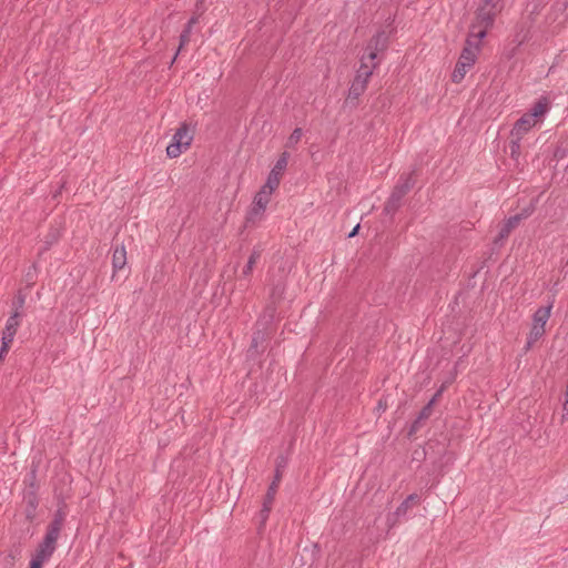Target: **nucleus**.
<instances>
[{"label":"nucleus","mask_w":568,"mask_h":568,"mask_svg":"<svg viewBox=\"0 0 568 568\" xmlns=\"http://www.w3.org/2000/svg\"><path fill=\"white\" fill-rule=\"evenodd\" d=\"M501 9L503 4L498 0H479L468 37L481 41L494 26L495 18Z\"/></svg>","instance_id":"1"},{"label":"nucleus","mask_w":568,"mask_h":568,"mask_svg":"<svg viewBox=\"0 0 568 568\" xmlns=\"http://www.w3.org/2000/svg\"><path fill=\"white\" fill-rule=\"evenodd\" d=\"M480 42L481 41L479 40L467 37L465 47L452 74L453 82L459 83L465 78L466 73L474 67L480 51Z\"/></svg>","instance_id":"2"},{"label":"nucleus","mask_w":568,"mask_h":568,"mask_svg":"<svg viewBox=\"0 0 568 568\" xmlns=\"http://www.w3.org/2000/svg\"><path fill=\"white\" fill-rule=\"evenodd\" d=\"M193 129L187 122H183L176 129L172 142L166 148L169 158L174 159L189 149L193 141Z\"/></svg>","instance_id":"3"},{"label":"nucleus","mask_w":568,"mask_h":568,"mask_svg":"<svg viewBox=\"0 0 568 568\" xmlns=\"http://www.w3.org/2000/svg\"><path fill=\"white\" fill-rule=\"evenodd\" d=\"M551 308L552 305L550 304L546 307H539L535 312L532 326L526 343V349H529L545 334V326L550 317Z\"/></svg>","instance_id":"4"},{"label":"nucleus","mask_w":568,"mask_h":568,"mask_svg":"<svg viewBox=\"0 0 568 568\" xmlns=\"http://www.w3.org/2000/svg\"><path fill=\"white\" fill-rule=\"evenodd\" d=\"M64 520H65V513L60 507L55 510V513L53 515V519L48 525L45 535L41 542H43L44 545L54 547L57 549V541L60 537V532L62 530Z\"/></svg>","instance_id":"5"},{"label":"nucleus","mask_w":568,"mask_h":568,"mask_svg":"<svg viewBox=\"0 0 568 568\" xmlns=\"http://www.w3.org/2000/svg\"><path fill=\"white\" fill-rule=\"evenodd\" d=\"M371 79L369 71H366V67L358 68L356 75L348 90V99H358L366 90L368 81Z\"/></svg>","instance_id":"6"},{"label":"nucleus","mask_w":568,"mask_h":568,"mask_svg":"<svg viewBox=\"0 0 568 568\" xmlns=\"http://www.w3.org/2000/svg\"><path fill=\"white\" fill-rule=\"evenodd\" d=\"M388 45V37L385 31L377 32L368 42L366 52L369 60L376 59L378 52H384Z\"/></svg>","instance_id":"7"},{"label":"nucleus","mask_w":568,"mask_h":568,"mask_svg":"<svg viewBox=\"0 0 568 568\" xmlns=\"http://www.w3.org/2000/svg\"><path fill=\"white\" fill-rule=\"evenodd\" d=\"M282 479V471L277 468L275 470V476H274V479L273 481L271 483L268 489H267V493L265 495V498H264V503H263V509L261 510V515H262V519L265 520L268 516V513L271 510V506L274 501V498H275V495H276V491H277V488H278V485H280V481Z\"/></svg>","instance_id":"8"},{"label":"nucleus","mask_w":568,"mask_h":568,"mask_svg":"<svg viewBox=\"0 0 568 568\" xmlns=\"http://www.w3.org/2000/svg\"><path fill=\"white\" fill-rule=\"evenodd\" d=\"M536 123L537 120L532 119L531 115H527L525 113L515 122L514 128L510 131V135L524 139V136L527 133H529V131L536 125Z\"/></svg>","instance_id":"9"},{"label":"nucleus","mask_w":568,"mask_h":568,"mask_svg":"<svg viewBox=\"0 0 568 568\" xmlns=\"http://www.w3.org/2000/svg\"><path fill=\"white\" fill-rule=\"evenodd\" d=\"M24 516L26 519L29 523H33V520L37 518V508L39 505V498L37 496V493L34 490H28L24 494Z\"/></svg>","instance_id":"10"},{"label":"nucleus","mask_w":568,"mask_h":568,"mask_svg":"<svg viewBox=\"0 0 568 568\" xmlns=\"http://www.w3.org/2000/svg\"><path fill=\"white\" fill-rule=\"evenodd\" d=\"M520 223V217L510 216L501 225L497 237L495 239V244H503V242L510 235L513 230H515Z\"/></svg>","instance_id":"11"},{"label":"nucleus","mask_w":568,"mask_h":568,"mask_svg":"<svg viewBox=\"0 0 568 568\" xmlns=\"http://www.w3.org/2000/svg\"><path fill=\"white\" fill-rule=\"evenodd\" d=\"M22 316V312H12L9 318L7 320L4 329L2 331V337L10 338L13 341L18 327L20 325V318Z\"/></svg>","instance_id":"12"},{"label":"nucleus","mask_w":568,"mask_h":568,"mask_svg":"<svg viewBox=\"0 0 568 568\" xmlns=\"http://www.w3.org/2000/svg\"><path fill=\"white\" fill-rule=\"evenodd\" d=\"M126 264V251L123 244L116 245L112 255L113 271L122 270Z\"/></svg>","instance_id":"13"},{"label":"nucleus","mask_w":568,"mask_h":568,"mask_svg":"<svg viewBox=\"0 0 568 568\" xmlns=\"http://www.w3.org/2000/svg\"><path fill=\"white\" fill-rule=\"evenodd\" d=\"M413 185L414 180L412 174H407L405 176L403 175L400 176L398 183L394 187L393 193L403 199L407 194V192L413 187Z\"/></svg>","instance_id":"14"},{"label":"nucleus","mask_w":568,"mask_h":568,"mask_svg":"<svg viewBox=\"0 0 568 568\" xmlns=\"http://www.w3.org/2000/svg\"><path fill=\"white\" fill-rule=\"evenodd\" d=\"M197 21V18L196 17H192L189 22L186 23L184 30L181 32L180 34V44H179V49L175 53V55L173 57L172 61H171V65L174 63L180 50L186 44L189 43L190 41V33H191V29H192V26Z\"/></svg>","instance_id":"15"},{"label":"nucleus","mask_w":568,"mask_h":568,"mask_svg":"<svg viewBox=\"0 0 568 568\" xmlns=\"http://www.w3.org/2000/svg\"><path fill=\"white\" fill-rule=\"evenodd\" d=\"M549 109L548 100L546 98L539 99L530 109L527 115H531L532 119L537 120L547 113Z\"/></svg>","instance_id":"16"},{"label":"nucleus","mask_w":568,"mask_h":568,"mask_svg":"<svg viewBox=\"0 0 568 568\" xmlns=\"http://www.w3.org/2000/svg\"><path fill=\"white\" fill-rule=\"evenodd\" d=\"M521 141L523 139L518 136H511L509 141V155L513 160L518 162L520 155H521Z\"/></svg>","instance_id":"17"},{"label":"nucleus","mask_w":568,"mask_h":568,"mask_svg":"<svg viewBox=\"0 0 568 568\" xmlns=\"http://www.w3.org/2000/svg\"><path fill=\"white\" fill-rule=\"evenodd\" d=\"M402 200V197L392 192L390 196L385 203L384 212L386 214L393 215L399 209Z\"/></svg>","instance_id":"18"},{"label":"nucleus","mask_w":568,"mask_h":568,"mask_svg":"<svg viewBox=\"0 0 568 568\" xmlns=\"http://www.w3.org/2000/svg\"><path fill=\"white\" fill-rule=\"evenodd\" d=\"M271 194L272 192H270V190L262 187L261 191L255 195L253 203L256 204V206L266 209L271 199Z\"/></svg>","instance_id":"19"},{"label":"nucleus","mask_w":568,"mask_h":568,"mask_svg":"<svg viewBox=\"0 0 568 568\" xmlns=\"http://www.w3.org/2000/svg\"><path fill=\"white\" fill-rule=\"evenodd\" d=\"M260 257H261V252L258 250H254L251 253L248 261L242 271V274L244 276H248L252 273V271H253L254 266L256 265L257 261L260 260Z\"/></svg>","instance_id":"20"},{"label":"nucleus","mask_w":568,"mask_h":568,"mask_svg":"<svg viewBox=\"0 0 568 568\" xmlns=\"http://www.w3.org/2000/svg\"><path fill=\"white\" fill-rule=\"evenodd\" d=\"M290 154L287 152H283L281 156L277 159L275 165L273 166L272 171L278 175L282 176V173L287 166Z\"/></svg>","instance_id":"21"},{"label":"nucleus","mask_w":568,"mask_h":568,"mask_svg":"<svg viewBox=\"0 0 568 568\" xmlns=\"http://www.w3.org/2000/svg\"><path fill=\"white\" fill-rule=\"evenodd\" d=\"M439 395H440V390L437 392V394L429 400V403L425 407H423L415 424L419 423L423 419H427L432 415L433 405H434L437 396H439Z\"/></svg>","instance_id":"22"},{"label":"nucleus","mask_w":568,"mask_h":568,"mask_svg":"<svg viewBox=\"0 0 568 568\" xmlns=\"http://www.w3.org/2000/svg\"><path fill=\"white\" fill-rule=\"evenodd\" d=\"M281 181V175L274 173L272 170L267 176L266 183L263 185V187H266V190H270V192H273L275 189L278 187Z\"/></svg>","instance_id":"23"},{"label":"nucleus","mask_w":568,"mask_h":568,"mask_svg":"<svg viewBox=\"0 0 568 568\" xmlns=\"http://www.w3.org/2000/svg\"><path fill=\"white\" fill-rule=\"evenodd\" d=\"M377 65H378V62L376 61V59L369 60L368 52L361 58L359 68L366 67V71H369L371 75L373 74V72L377 68Z\"/></svg>","instance_id":"24"},{"label":"nucleus","mask_w":568,"mask_h":568,"mask_svg":"<svg viewBox=\"0 0 568 568\" xmlns=\"http://www.w3.org/2000/svg\"><path fill=\"white\" fill-rule=\"evenodd\" d=\"M54 551H55L54 547L44 545L43 542H40L36 550V554L48 560L53 555Z\"/></svg>","instance_id":"25"},{"label":"nucleus","mask_w":568,"mask_h":568,"mask_svg":"<svg viewBox=\"0 0 568 568\" xmlns=\"http://www.w3.org/2000/svg\"><path fill=\"white\" fill-rule=\"evenodd\" d=\"M265 209L256 206V204L253 203L252 209L250 210L247 214V222L254 223L255 221L260 220L264 213Z\"/></svg>","instance_id":"26"},{"label":"nucleus","mask_w":568,"mask_h":568,"mask_svg":"<svg viewBox=\"0 0 568 568\" xmlns=\"http://www.w3.org/2000/svg\"><path fill=\"white\" fill-rule=\"evenodd\" d=\"M24 303H26V295L21 291H19L12 302V308H13L12 312H22Z\"/></svg>","instance_id":"27"},{"label":"nucleus","mask_w":568,"mask_h":568,"mask_svg":"<svg viewBox=\"0 0 568 568\" xmlns=\"http://www.w3.org/2000/svg\"><path fill=\"white\" fill-rule=\"evenodd\" d=\"M302 138V129L296 128L287 139L286 146L294 148Z\"/></svg>","instance_id":"28"},{"label":"nucleus","mask_w":568,"mask_h":568,"mask_svg":"<svg viewBox=\"0 0 568 568\" xmlns=\"http://www.w3.org/2000/svg\"><path fill=\"white\" fill-rule=\"evenodd\" d=\"M12 342L13 341L10 338L1 337L0 362H2L4 359L6 355L8 354L9 349L11 347Z\"/></svg>","instance_id":"29"},{"label":"nucleus","mask_w":568,"mask_h":568,"mask_svg":"<svg viewBox=\"0 0 568 568\" xmlns=\"http://www.w3.org/2000/svg\"><path fill=\"white\" fill-rule=\"evenodd\" d=\"M410 504H408V501H403L398 507L397 509L395 510L394 513V516L396 517V519H399L400 517H405L406 514L408 513V510L410 509Z\"/></svg>","instance_id":"30"},{"label":"nucleus","mask_w":568,"mask_h":568,"mask_svg":"<svg viewBox=\"0 0 568 568\" xmlns=\"http://www.w3.org/2000/svg\"><path fill=\"white\" fill-rule=\"evenodd\" d=\"M44 561H47V559L34 554V556L32 557V559L30 561L29 568H41Z\"/></svg>","instance_id":"31"},{"label":"nucleus","mask_w":568,"mask_h":568,"mask_svg":"<svg viewBox=\"0 0 568 568\" xmlns=\"http://www.w3.org/2000/svg\"><path fill=\"white\" fill-rule=\"evenodd\" d=\"M534 211H535V205L531 203L528 207L523 209L521 212L516 214L515 216L520 217V221H523L524 219H527L528 216H530Z\"/></svg>","instance_id":"32"},{"label":"nucleus","mask_w":568,"mask_h":568,"mask_svg":"<svg viewBox=\"0 0 568 568\" xmlns=\"http://www.w3.org/2000/svg\"><path fill=\"white\" fill-rule=\"evenodd\" d=\"M405 501H408V504H410V507H413V505H416L418 504L419 501V497L417 494H410L406 499Z\"/></svg>","instance_id":"33"},{"label":"nucleus","mask_w":568,"mask_h":568,"mask_svg":"<svg viewBox=\"0 0 568 568\" xmlns=\"http://www.w3.org/2000/svg\"><path fill=\"white\" fill-rule=\"evenodd\" d=\"M358 230H359V224H357V225L352 230V232L348 234V237H353V236H355V235L357 234Z\"/></svg>","instance_id":"34"},{"label":"nucleus","mask_w":568,"mask_h":568,"mask_svg":"<svg viewBox=\"0 0 568 568\" xmlns=\"http://www.w3.org/2000/svg\"><path fill=\"white\" fill-rule=\"evenodd\" d=\"M64 184H65V182H63L62 185L60 186V189L53 194V199H57L61 194V191L64 187Z\"/></svg>","instance_id":"35"},{"label":"nucleus","mask_w":568,"mask_h":568,"mask_svg":"<svg viewBox=\"0 0 568 568\" xmlns=\"http://www.w3.org/2000/svg\"><path fill=\"white\" fill-rule=\"evenodd\" d=\"M564 409L568 410V399H566V402L564 403Z\"/></svg>","instance_id":"36"},{"label":"nucleus","mask_w":568,"mask_h":568,"mask_svg":"<svg viewBox=\"0 0 568 568\" xmlns=\"http://www.w3.org/2000/svg\"><path fill=\"white\" fill-rule=\"evenodd\" d=\"M282 466H284V462L283 463H278L277 466H276V469L278 468L281 470Z\"/></svg>","instance_id":"37"},{"label":"nucleus","mask_w":568,"mask_h":568,"mask_svg":"<svg viewBox=\"0 0 568 568\" xmlns=\"http://www.w3.org/2000/svg\"><path fill=\"white\" fill-rule=\"evenodd\" d=\"M253 345L256 346V337L253 338Z\"/></svg>","instance_id":"38"},{"label":"nucleus","mask_w":568,"mask_h":568,"mask_svg":"<svg viewBox=\"0 0 568 568\" xmlns=\"http://www.w3.org/2000/svg\"><path fill=\"white\" fill-rule=\"evenodd\" d=\"M566 397H567L566 399H568V386H567Z\"/></svg>","instance_id":"39"},{"label":"nucleus","mask_w":568,"mask_h":568,"mask_svg":"<svg viewBox=\"0 0 568 568\" xmlns=\"http://www.w3.org/2000/svg\"><path fill=\"white\" fill-rule=\"evenodd\" d=\"M499 3H501V0H498Z\"/></svg>","instance_id":"40"},{"label":"nucleus","mask_w":568,"mask_h":568,"mask_svg":"<svg viewBox=\"0 0 568 568\" xmlns=\"http://www.w3.org/2000/svg\"><path fill=\"white\" fill-rule=\"evenodd\" d=\"M499 3H501V0H498Z\"/></svg>","instance_id":"41"}]
</instances>
